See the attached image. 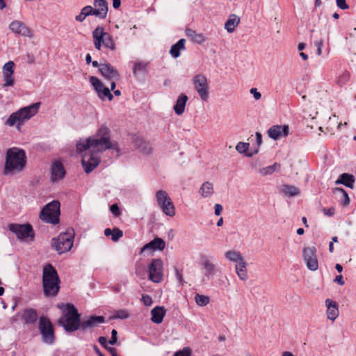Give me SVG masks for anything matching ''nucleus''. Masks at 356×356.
<instances>
[{
	"label": "nucleus",
	"instance_id": "20",
	"mask_svg": "<svg viewBox=\"0 0 356 356\" xmlns=\"http://www.w3.org/2000/svg\"><path fill=\"white\" fill-rule=\"evenodd\" d=\"M65 170L63 163L56 161L53 163L51 167V179L52 181H57L64 177Z\"/></svg>",
	"mask_w": 356,
	"mask_h": 356
},
{
	"label": "nucleus",
	"instance_id": "9",
	"mask_svg": "<svg viewBox=\"0 0 356 356\" xmlns=\"http://www.w3.org/2000/svg\"><path fill=\"white\" fill-rule=\"evenodd\" d=\"M156 200L163 212L170 217L175 215V208L166 191L160 190L156 193Z\"/></svg>",
	"mask_w": 356,
	"mask_h": 356
},
{
	"label": "nucleus",
	"instance_id": "12",
	"mask_svg": "<svg viewBox=\"0 0 356 356\" xmlns=\"http://www.w3.org/2000/svg\"><path fill=\"white\" fill-rule=\"evenodd\" d=\"M195 89L203 101L209 98V83L205 75L199 74L193 78Z\"/></svg>",
	"mask_w": 356,
	"mask_h": 356
},
{
	"label": "nucleus",
	"instance_id": "60",
	"mask_svg": "<svg viewBox=\"0 0 356 356\" xmlns=\"http://www.w3.org/2000/svg\"><path fill=\"white\" fill-rule=\"evenodd\" d=\"M86 18V14L83 11L81 10L80 13L75 17V19L77 22H83Z\"/></svg>",
	"mask_w": 356,
	"mask_h": 356
},
{
	"label": "nucleus",
	"instance_id": "40",
	"mask_svg": "<svg viewBox=\"0 0 356 356\" xmlns=\"http://www.w3.org/2000/svg\"><path fill=\"white\" fill-rule=\"evenodd\" d=\"M213 192V184L209 181L204 182L200 189V193L204 197H209L212 195Z\"/></svg>",
	"mask_w": 356,
	"mask_h": 356
},
{
	"label": "nucleus",
	"instance_id": "39",
	"mask_svg": "<svg viewBox=\"0 0 356 356\" xmlns=\"http://www.w3.org/2000/svg\"><path fill=\"white\" fill-rule=\"evenodd\" d=\"M149 62L144 61H138L134 63L133 67V73L134 75H136L139 73H145L149 67Z\"/></svg>",
	"mask_w": 356,
	"mask_h": 356
},
{
	"label": "nucleus",
	"instance_id": "27",
	"mask_svg": "<svg viewBox=\"0 0 356 356\" xmlns=\"http://www.w3.org/2000/svg\"><path fill=\"white\" fill-rule=\"evenodd\" d=\"M188 100V97L186 94L181 93L178 97L176 103L173 106L174 111L177 115H181L184 112Z\"/></svg>",
	"mask_w": 356,
	"mask_h": 356
},
{
	"label": "nucleus",
	"instance_id": "63",
	"mask_svg": "<svg viewBox=\"0 0 356 356\" xmlns=\"http://www.w3.org/2000/svg\"><path fill=\"white\" fill-rule=\"evenodd\" d=\"M334 282L338 283L340 285H343L344 284V281H343V277L341 275H337L335 277Z\"/></svg>",
	"mask_w": 356,
	"mask_h": 356
},
{
	"label": "nucleus",
	"instance_id": "31",
	"mask_svg": "<svg viewBox=\"0 0 356 356\" xmlns=\"http://www.w3.org/2000/svg\"><path fill=\"white\" fill-rule=\"evenodd\" d=\"M92 144V137H89L85 141L79 142L76 144V152L79 154H82L83 152H89V151L93 152Z\"/></svg>",
	"mask_w": 356,
	"mask_h": 356
},
{
	"label": "nucleus",
	"instance_id": "55",
	"mask_svg": "<svg viewBox=\"0 0 356 356\" xmlns=\"http://www.w3.org/2000/svg\"><path fill=\"white\" fill-rule=\"evenodd\" d=\"M110 211L115 216H119L120 214V209L117 204H113L110 207Z\"/></svg>",
	"mask_w": 356,
	"mask_h": 356
},
{
	"label": "nucleus",
	"instance_id": "30",
	"mask_svg": "<svg viewBox=\"0 0 356 356\" xmlns=\"http://www.w3.org/2000/svg\"><path fill=\"white\" fill-rule=\"evenodd\" d=\"M100 31L103 35L102 39L104 40L103 45L112 51L116 49L115 42L113 38V36L108 32H104V27L100 26Z\"/></svg>",
	"mask_w": 356,
	"mask_h": 356
},
{
	"label": "nucleus",
	"instance_id": "47",
	"mask_svg": "<svg viewBox=\"0 0 356 356\" xmlns=\"http://www.w3.org/2000/svg\"><path fill=\"white\" fill-rule=\"evenodd\" d=\"M123 236V232L118 228H113V232L111 234V239L113 241H118Z\"/></svg>",
	"mask_w": 356,
	"mask_h": 356
},
{
	"label": "nucleus",
	"instance_id": "61",
	"mask_svg": "<svg viewBox=\"0 0 356 356\" xmlns=\"http://www.w3.org/2000/svg\"><path fill=\"white\" fill-rule=\"evenodd\" d=\"M98 341L104 348L107 349L108 348L107 346V339L105 337H99Z\"/></svg>",
	"mask_w": 356,
	"mask_h": 356
},
{
	"label": "nucleus",
	"instance_id": "5",
	"mask_svg": "<svg viewBox=\"0 0 356 356\" xmlns=\"http://www.w3.org/2000/svg\"><path fill=\"white\" fill-rule=\"evenodd\" d=\"M58 324L70 333L80 329L81 314L74 305L67 304L63 317L59 319Z\"/></svg>",
	"mask_w": 356,
	"mask_h": 356
},
{
	"label": "nucleus",
	"instance_id": "6",
	"mask_svg": "<svg viewBox=\"0 0 356 356\" xmlns=\"http://www.w3.org/2000/svg\"><path fill=\"white\" fill-rule=\"evenodd\" d=\"M74 238V229H68L65 232L60 233L56 238L51 239V246L58 254H63L70 251L72 248Z\"/></svg>",
	"mask_w": 356,
	"mask_h": 356
},
{
	"label": "nucleus",
	"instance_id": "10",
	"mask_svg": "<svg viewBox=\"0 0 356 356\" xmlns=\"http://www.w3.org/2000/svg\"><path fill=\"white\" fill-rule=\"evenodd\" d=\"M163 261L161 259H153L148 266L149 280L154 283H160L163 280Z\"/></svg>",
	"mask_w": 356,
	"mask_h": 356
},
{
	"label": "nucleus",
	"instance_id": "19",
	"mask_svg": "<svg viewBox=\"0 0 356 356\" xmlns=\"http://www.w3.org/2000/svg\"><path fill=\"white\" fill-rule=\"evenodd\" d=\"M105 318L102 316H90L88 319L81 321L80 330L85 331L87 329L92 328L98 324L105 323Z\"/></svg>",
	"mask_w": 356,
	"mask_h": 356
},
{
	"label": "nucleus",
	"instance_id": "24",
	"mask_svg": "<svg viewBox=\"0 0 356 356\" xmlns=\"http://www.w3.org/2000/svg\"><path fill=\"white\" fill-rule=\"evenodd\" d=\"M38 318V312L36 309L33 308L26 309L22 315V319L24 321L25 324H35Z\"/></svg>",
	"mask_w": 356,
	"mask_h": 356
},
{
	"label": "nucleus",
	"instance_id": "16",
	"mask_svg": "<svg viewBox=\"0 0 356 356\" xmlns=\"http://www.w3.org/2000/svg\"><path fill=\"white\" fill-rule=\"evenodd\" d=\"M99 72L106 80H119L120 74L118 71L109 63L105 61L100 65Z\"/></svg>",
	"mask_w": 356,
	"mask_h": 356
},
{
	"label": "nucleus",
	"instance_id": "48",
	"mask_svg": "<svg viewBox=\"0 0 356 356\" xmlns=\"http://www.w3.org/2000/svg\"><path fill=\"white\" fill-rule=\"evenodd\" d=\"M81 11L86 14V17L90 15H94L97 17V13L94 8L91 6H86L82 9Z\"/></svg>",
	"mask_w": 356,
	"mask_h": 356
},
{
	"label": "nucleus",
	"instance_id": "62",
	"mask_svg": "<svg viewBox=\"0 0 356 356\" xmlns=\"http://www.w3.org/2000/svg\"><path fill=\"white\" fill-rule=\"evenodd\" d=\"M255 136H256L257 144L258 146L257 148L259 149V146H261V145L262 144V135L259 132H256Z\"/></svg>",
	"mask_w": 356,
	"mask_h": 356
},
{
	"label": "nucleus",
	"instance_id": "52",
	"mask_svg": "<svg viewBox=\"0 0 356 356\" xmlns=\"http://www.w3.org/2000/svg\"><path fill=\"white\" fill-rule=\"evenodd\" d=\"M175 271L177 281L180 284L183 285L185 282L183 278L182 273L177 267H175Z\"/></svg>",
	"mask_w": 356,
	"mask_h": 356
},
{
	"label": "nucleus",
	"instance_id": "11",
	"mask_svg": "<svg viewBox=\"0 0 356 356\" xmlns=\"http://www.w3.org/2000/svg\"><path fill=\"white\" fill-rule=\"evenodd\" d=\"M8 229L13 232L18 239L22 240L28 237L34 238V231L31 224L12 223L8 225Z\"/></svg>",
	"mask_w": 356,
	"mask_h": 356
},
{
	"label": "nucleus",
	"instance_id": "35",
	"mask_svg": "<svg viewBox=\"0 0 356 356\" xmlns=\"http://www.w3.org/2000/svg\"><path fill=\"white\" fill-rule=\"evenodd\" d=\"M186 35L190 38L193 42L197 44H202L205 41V38L202 33H197L191 29H186L185 31Z\"/></svg>",
	"mask_w": 356,
	"mask_h": 356
},
{
	"label": "nucleus",
	"instance_id": "56",
	"mask_svg": "<svg viewBox=\"0 0 356 356\" xmlns=\"http://www.w3.org/2000/svg\"><path fill=\"white\" fill-rule=\"evenodd\" d=\"M250 92L253 95L254 98L256 99V100H259L261 99V92H258L257 91V89L255 88H252L250 90Z\"/></svg>",
	"mask_w": 356,
	"mask_h": 356
},
{
	"label": "nucleus",
	"instance_id": "53",
	"mask_svg": "<svg viewBox=\"0 0 356 356\" xmlns=\"http://www.w3.org/2000/svg\"><path fill=\"white\" fill-rule=\"evenodd\" d=\"M142 300L145 306H150L153 302L152 297L147 294L143 295Z\"/></svg>",
	"mask_w": 356,
	"mask_h": 356
},
{
	"label": "nucleus",
	"instance_id": "42",
	"mask_svg": "<svg viewBox=\"0 0 356 356\" xmlns=\"http://www.w3.org/2000/svg\"><path fill=\"white\" fill-rule=\"evenodd\" d=\"M335 193H339L341 197V204L343 207H347L350 203V198L347 192L342 188H336L334 189Z\"/></svg>",
	"mask_w": 356,
	"mask_h": 356
},
{
	"label": "nucleus",
	"instance_id": "59",
	"mask_svg": "<svg viewBox=\"0 0 356 356\" xmlns=\"http://www.w3.org/2000/svg\"><path fill=\"white\" fill-rule=\"evenodd\" d=\"M214 209H215V215L216 216H220L222 211V209H223V207L221 204H215V207H214Z\"/></svg>",
	"mask_w": 356,
	"mask_h": 356
},
{
	"label": "nucleus",
	"instance_id": "14",
	"mask_svg": "<svg viewBox=\"0 0 356 356\" xmlns=\"http://www.w3.org/2000/svg\"><path fill=\"white\" fill-rule=\"evenodd\" d=\"M89 80L100 99L105 100L108 99L109 101L113 100V95L111 94L109 88L106 87L97 77L91 76Z\"/></svg>",
	"mask_w": 356,
	"mask_h": 356
},
{
	"label": "nucleus",
	"instance_id": "18",
	"mask_svg": "<svg viewBox=\"0 0 356 356\" xmlns=\"http://www.w3.org/2000/svg\"><path fill=\"white\" fill-rule=\"evenodd\" d=\"M289 131V125H273L268 129L267 134L269 138L277 140L282 136H287Z\"/></svg>",
	"mask_w": 356,
	"mask_h": 356
},
{
	"label": "nucleus",
	"instance_id": "50",
	"mask_svg": "<svg viewBox=\"0 0 356 356\" xmlns=\"http://www.w3.org/2000/svg\"><path fill=\"white\" fill-rule=\"evenodd\" d=\"M173 356H191V350L188 347L184 348L181 350L176 352Z\"/></svg>",
	"mask_w": 356,
	"mask_h": 356
},
{
	"label": "nucleus",
	"instance_id": "43",
	"mask_svg": "<svg viewBox=\"0 0 356 356\" xmlns=\"http://www.w3.org/2000/svg\"><path fill=\"white\" fill-rule=\"evenodd\" d=\"M281 165L278 163H274L273 165L261 168L259 172L263 175H268L273 174L274 172L280 170Z\"/></svg>",
	"mask_w": 356,
	"mask_h": 356
},
{
	"label": "nucleus",
	"instance_id": "4",
	"mask_svg": "<svg viewBox=\"0 0 356 356\" xmlns=\"http://www.w3.org/2000/svg\"><path fill=\"white\" fill-rule=\"evenodd\" d=\"M40 105V102H36L13 113L7 119L6 124L10 127L16 126L17 129L20 131L25 122L38 113Z\"/></svg>",
	"mask_w": 356,
	"mask_h": 356
},
{
	"label": "nucleus",
	"instance_id": "17",
	"mask_svg": "<svg viewBox=\"0 0 356 356\" xmlns=\"http://www.w3.org/2000/svg\"><path fill=\"white\" fill-rule=\"evenodd\" d=\"M9 29L15 34L22 36L32 37L33 33L30 29L23 22L18 20L12 22L9 25Z\"/></svg>",
	"mask_w": 356,
	"mask_h": 356
},
{
	"label": "nucleus",
	"instance_id": "2",
	"mask_svg": "<svg viewBox=\"0 0 356 356\" xmlns=\"http://www.w3.org/2000/svg\"><path fill=\"white\" fill-rule=\"evenodd\" d=\"M42 288L46 297H55L60 290V280L56 268L47 264L42 269Z\"/></svg>",
	"mask_w": 356,
	"mask_h": 356
},
{
	"label": "nucleus",
	"instance_id": "23",
	"mask_svg": "<svg viewBox=\"0 0 356 356\" xmlns=\"http://www.w3.org/2000/svg\"><path fill=\"white\" fill-rule=\"evenodd\" d=\"M201 265L202 268L204 270L205 277L209 278L216 273V266L212 264L207 258L206 255L201 257Z\"/></svg>",
	"mask_w": 356,
	"mask_h": 356
},
{
	"label": "nucleus",
	"instance_id": "26",
	"mask_svg": "<svg viewBox=\"0 0 356 356\" xmlns=\"http://www.w3.org/2000/svg\"><path fill=\"white\" fill-rule=\"evenodd\" d=\"M325 305L327 307V318L334 321L339 316L337 303L330 299H327L325 300Z\"/></svg>",
	"mask_w": 356,
	"mask_h": 356
},
{
	"label": "nucleus",
	"instance_id": "33",
	"mask_svg": "<svg viewBox=\"0 0 356 356\" xmlns=\"http://www.w3.org/2000/svg\"><path fill=\"white\" fill-rule=\"evenodd\" d=\"M236 273L239 279L245 281L248 280L247 263L244 260L236 264Z\"/></svg>",
	"mask_w": 356,
	"mask_h": 356
},
{
	"label": "nucleus",
	"instance_id": "22",
	"mask_svg": "<svg viewBox=\"0 0 356 356\" xmlns=\"http://www.w3.org/2000/svg\"><path fill=\"white\" fill-rule=\"evenodd\" d=\"M165 247V242L161 238L156 237L148 243L145 244L140 250V253L147 250L153 251L160 250L162 251Z\"/></svg>",
	"mask_w": 356,
	"mask_h": 356
},
{
	"label": "nucleus",
	"instance_id": "32",
	"mask_svg": "<svg viewBox=\"0 0 356 356\" xmlns=\"http://www.w3.org/2000/svg\"><path fill=\"white\" fill-rule=\"evenodd\" d=\"M186 40L181 38L175 44H172L170 49V54L171 56L177 58L180 56V51L185 49Z\"/></svg>",
	"mask_w": 356,
	"mask_h": 356
},
{
	"label": "nucleus",
	"instance_id": "34",
	"mask_svg": "<svg viewBox=\"0 0 356 356\" xmlns=\"http://www.w3.org/2000/svg\"><path fill=\"white\" fill-rule=\"evenodd\" d=\"M92 38L93 42L95 49L100 51L103 45L104 40L102 39V31H100V26H98L93 31H92Z\"/></svg>",
	"mask_w": 356,
	"mask_h": 356
},
{
	"label": "nucleus",
	"instance_id": "25",
	"mask_svg": "<svg viewBox=\"0 0 356 356\" xmlns=\"http://www.w3.org/2000/svg\"><path fill=\"white\" fill-rule=\"evenodd\" d=\"M166 314V309L164 307L156 306L151 310V321L156 324L162 323Z\"/></svg>",
	"mask_w": 356,
	"mask_h": 356
},
{
	"label": "nucleus",
	"instance_id": "28",
	"mask_svg": "<svg viewBox=\"0 0 356 356\" xmlns=\"http://www.w3.org/2000/svg\"><path fill=\"white\" fill-rule=\"evenodd\" d=\"M355 181V179L353 175L348 173H343L336 181V184H341L353 189L354 188Z\"/></svg>",
	"mask_w": 356,
	"mask_h": 356
},
{
	"label": "nucleus",
	"instance_id": "13",
	"mask_svg": "<svg viewBox=\"0 0 356 356\" xmlns=\"http://www.w3.org/2000/svg\"><path fill=\"white\" fill-rule=\"evenodd\" d=\"M316 248L314 246L305 247L302 250V257L307 267L312 271H315L318 268V261L316 255Z\"/></svg>",
	"mask_w": 356,
	"mask_h": 356
},
{
	"label": "nucleus",
	"instance_id": "15",
	"mask_svg": "<svg viewBox=\"0 0 356 356\" xmlns=\"http://www.w3.org/2000/svg\"><path fill=\"white\" fill-rule=\"evenodd\" d=\"M97 152H86L82 154L81 164L85 172H91L100 163V158Z\"/></svg>",
	"mask_w": 356,
	"mask_h": 356
},
{
	"label": "nucleus",
	"instance_id": "29",
	"mask_svg": "<svg viewBox=\"0 0 356 356\" xmlns=\"http://www.w3.org/2000/svg\"><path fill=\"white\" fill-rule=\"evenodd\" d=\"M134 145L136 148L139 149L144 154H149L152 152V147L149 142L144 140L143 138L137 137L134 139Z\"/></svg>",
	"mask_w": 356,
	"mask_h": 356
},
{
	"label": "nucleus",
	"instance_id": "45",
	"mask_svg": "<svg viewBox=\"0 0 356 356\" xmlns=\"http://www.w3.org/2000/svg\"><path fill=\"white\" fill-rule=\"evenodd\" d=\"M3 79H4V87L7 86H13L15 83V79L13 77V74L10 73H3Z\"/></svg>",
	"mask_w": 356,
	"mask_h": 356
},
{
	"label": "nucleus",
	"instance_id": "1",
	"mask_svg": "<svg viewBox=\"0 0 356 356\" xmlns=\"http://www.w3.org/2000/svg\"><path fill=\"white\" fill-rule=\"evenodd\" d=\"M111 135V129L105 124H102L92 137L93 152L102 153L108 149H113L118 155L120 154L118 143L112 140Z\"/></svg>",
	"mask_w": 356,
	"mask_h": 356
},
{
	"label": "nucleus",
	"instance_id": "64",
	"mask_svg": "<svg viewBox=\"0 0 356 356\" xmlns=\"http://www.w3.org/2000/svg\"><path fill=\"white\" fill-rule=\"evenodd\" d=\"M113 1V7L115 9H118L121 6V1L120 0H112Z\"/></svg>",
	"mask_w": 356,
	"mask_h": 356
},
{
	"label": "nucleus",
	"instance_id": "41",
	"mask_svg": "<svg viewBox=\"0 0 356 356\" xmlns=\"http://www.w3.org/2000/svg\"><path fill=\"white\" fill-rule=\"evenodd\" d=\"M282 188V192L289 197L296 196L300 193L299 189L294 186L285 184Z\"/></svg>",
	"mask_w": 356,
	"mask_h": 356
},
{
	"label": "nucleus",
	"instance_id": "49",
	"mask_svg": "<svg viewBox=\"0 0 356 356\" xmlns=\"http://www.w3.org/2000/svg\"><path fill=\"white\" fill-rule=\"evenodd\" d=\"M114 317L115 318L126 319L129 317V314L126 310L120 309L115 312Z\"/></svg>",
	"mask_w": 356,
	"mask_h": 356
},
{
	"label": "nucleus",
	"instance_id": "37",
	"mask_svg": "<svg viewBox=\"0 0 356 356\" xmlns=\"http://www.w3.org/2000/svg\"><path fill=\"white\" fill-rule=\"evenodd\" d=\"M239 22L240 19L236 15H231L225 24V29L228 33H232Z\"/></svg>",
	"mask_w": 356,
	"mask_h": 356
},
{
	"label": "nucleus",
	"instance_id": "36",
	"mask_svg": "<svg viewBox=\"0 0 356 356\" xmlns=\"http://www.w3.org/2000/svg\"><path fill=\"white\" fill-rule=\"evenodd\" d=\"M249 147L250 143L239 142L236 146V149L239 153H245V156L248 157H252L253 155L257 154L259 152L258 148L254 149L252 152H247Z\"/></svg>",
	"mask_w": 356,
	"mask_h": 356
},
{
	"label": "nucleus",
	"instance_id": "8",
	"mask_svg": "<svg viewBox=\"0 0 356 356\" xmlns=\"http://www.w3.org/2000/svg\"><path fill=\"white\" fill-rule=\"evenodd\" d=\"M38 330L41 334L42 341L44 343L51 345L55 342V329L48 317L41 316L39 318Z\"/></svg>",
	"mask_w": 356,
	"mask_h": 356
},
{
	"label": "nucleus",
	"instance_id": "44",
	"mask_svg": "<svg viewBox=\"0 0 356 356\" xmlns=\"http://www.w3.org/2000/svg\"><path fill=\"white\" fill-rule=\"evenodd\" d=\"M196 304L200 307L206 306L209 302V298L207 296L196 294L195 296Z\"/></svg>",
	"mask_w": 356,
	"mask_h": 356
},
{
	"label": "nucleus",
	"instance_id": "57",
	"mask_svg": "<svg viewBox=\"0 0 356 356\" xmlns=\"http://www.w3.org/2000/svg\"><path fill=\"white\" fill-rule=\"evenodd\" d=\"M322 210L324 214L327 216H332L335 213V209L334 207H330L328 209L323 208Z\"/></svg>",
	"mask_w": 356,
	"mask_h": 356
},
{
	"label": "nucleus",
	"instance_id": "58",
	"mask_svg": "<svg viewBox=\"0 0 356 356\" xmlns=\"http://www.w3.org/2000/svg\"><path fill=\"white\" fill-rule=\"evenodd\" d=\"M337 5L339 8L342 10L348 8V6L346 3V0H337Z\"/></svg>",
	"mask_w": 356,
	"mask_h": 356
},
{
	"label": "nucleus",
	"instance_id": "7",
	"mask_svg": "<svg viewBox=\"0 0 356 356\" xmlns=\"http://www.w3.org/2000/svg\"><path fill=\"white\" fill-rule=\"evenodd\" d=\"M60 204L58 200H53L46 204L41 210L40 218L47 222L57 225L60 221Z\"/></svg>",
	"mask_w": 356,
	"mask_h": 356
},
{
	"label": "nucleus",
	"instance_id": "51",
	"mask_svg": "<svg viewBox=\"0 0 356 356\" xmlns=\"http://www.w3.org/2000/svg\"><path fill=\"white\" fill-rule=\"evenodd\" d=\"M314 45L317 47L316 54L318 56L322 54V47L323 44V40L322 39L314 41Z\"/></svg>",
	"mask_w": 356,
	"mask_h": 356
},
{
	"label": "nucleus",
	"instance_id": "54",
	"mask_svg": "<svg viewBox=\"0 0 356 356\" xmlns=\"http://www.w3.org/2000/svg\"><path fill=\"white\" fill-rule=\"evenodd\" d=\"M118 341V332L116 330L113 329L111 331V339L108 341V343L111 345H114L117 343Z\"/></svg>",
	"mask_w": 356,
	"mask_h": 356
},
{
	"label": "nucleus",
	"instance_id": "46",
	"mask_svg": "<svg viewBox=\"0 0 356 356\" xmlns=\"http://www.w3.org/2000/svg\"><path fill=\"white\" fill-rule=\"evenodd\" d=\"M15 63L13 61H8L3 67V73L14 74Z\"/></svg>",
	"mask_w": 356,
	"mask_h": 356
},
{
	"label": "nucleus",
	"instance_id": "21",
	"mask_svg": "<svg viewBox=\"0 0 356 356\" xmlns=\"http://www.w3.org/2000/svg\"><path fill=\"white\" fill-rule=\"evenodd\" d=\"M94 9L97 13V17L100 19H106L108 10V2L106 0H94Z\"/></svg>",
	"mask_w": 356,
	"mask_h": 356
},
{
	"label": "nucleus",
	"instance_id": "38",
	"mask_svg": "<svg viewBox=\"0 0 356 356\" xmlns=\"http://www.w3.org/2000/svg\"><path fill=\"white\" fill-rule=\"evenodd\" d=\"M225 256L228 260L236 262V264L244 260L243 257L238 251L229 250L225 253Z\"/></svg>",
	"mask_w": 356,
	"mask_h": 356
},
{
	"label": "nucleus",
	"instance_id": "3",
	"mask_svg": "<svg viewBox=\"0 0 356 356\" xmlns=\"http://www.w3.org/2000/svg\"><path fill=\"white\" fill-rule=\"evenodd\" d=\"M26 163V152L18 147H12L6 151L3 174L21 172Z\"/></svg>",
	"mask_w": 356,
	"mask_h": 356
}]
</instances>
